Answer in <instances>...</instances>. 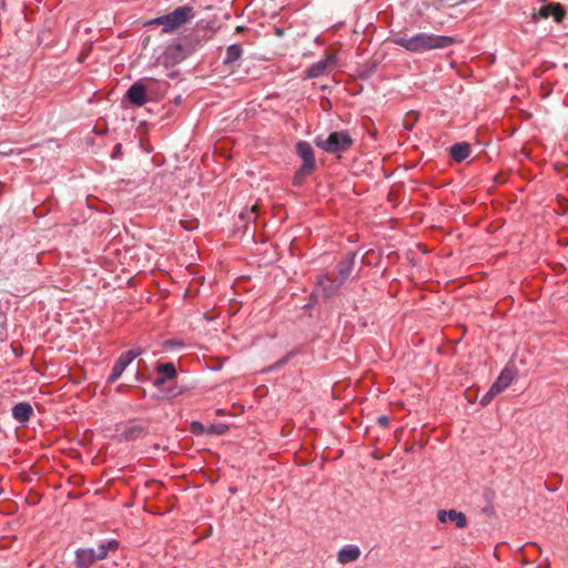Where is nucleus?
<instances>
[{"mask_svg": "<svg viewBox=\"0 0 568 568\" xmlns=\"http://www.w3.org/2000/svg\"><path fill=\"white\" fill-rule=\"evenodd\" d=\"M317 291L322 290V293L325 297H329L337 292L342 284H339V278L332 280L327 276H321L317 280Z\"/></svg>", "mask_w": 568, "mask_h": 568, "instance_id": "12", "label": "nucleus"}, {"mask_svg": "<svg viewBox=\"0 0 568 568\" xmlns=\"http://www.w3.org/2000/svg\"><path fill=\"white\" fill-rule=\"evenodd\" d=\"M6 155V153H0V156Z\"/></svg>", "mask_w": 568, "mask_h": 568, "instance_id": "33", "label": "nucleus"}, {"mask_svg": "<svg viewBox=\"0 0 568 568\" xmlns=\"http://www.w3.org/2000/svg\"><path fill=\"white\" fill-rule=\"evenodd\" d=\"M142 433L141 427H132L124 432V437L126 439H134Z\"/></svg>", "mask_w": 568, "mask_h": 568, "instance_id": "24", "label": "nucleus"}, {"mask_svg": "<svg viewBox=\"0 0 568 568\" xmlns=\"http://www.w3.org/2000/svg\"><path fill=\"white\" fill-rule=\"evenodd\" d=\"M33 415V408L29 403H19L12 407V416L19 423H26Z\"/></svg>", "mask_w": 568, "mask_h": 568, "instance_id": "14", "label": "nucleus"}, {"mask_svg": "<svg viewBox=\"0 0 568 568\" xmlns=\"http://www.w3.org/2000/svg\"><path fill=\"white\" fill-rule=\"evenodd\" d=\"M126 98L135 106L144 105L148 102L145 85L141 81L133 83L126 91Z\"/></svg>", "mask_w": 568, "mask_h": 568, "instance_id": "9", "label": "nucleus"}, {"mask_svg": "<svg viewBox=\"0 0 568 568\" xmlns=\"http://www.w3.org/2000/svg\"><path fill=\"white\" fill-rule=\"evenodd\" d=\"M243 53L242 47L240 44H232L226 49V54L224 58V63L230 64L237 61Z\"/></svg>", "mask_w": 568, "mask_h": 568, "instance_id": "18", "label": "nucleus"}, {"mask_svg": "<svg viewBox=\"0 0 568 568\" xmlns=\"http://www.w3.org/2000/svg\"><path fill=\"white\" fill-rule=\"evenodd\" d=\"M496 395H498V394L493 393V388L490 387V389L480 398V402H479L480 406H483V407L487 406Z\"/></svg>", "mask_w": 568, "mask_h": 568, "instance_id": "26", "label": "nucleus"}, {"mask_svg": "<svg viewBox=\"0 0 568 568\" xmlns=\"http://www.w3.org/2000/svg\"><path fill=\"white\" fill-rule=\"evenodd\" d=\"M296 152L303 160L302 165H304L306 168L315 169L316 163H315L314 151L308 142L300 141L296 144Z\"/></svg>", "mask_w": 568, "mask_h": 568, "instance_id": "11", "label": "nucleus"}, {"mask_svg": "<svg viewBox=\"0 0 568 568\" xmlns=\"http://www.w3.org/2000/svg\"><path fill=\"white\" fill-rule=\"evenodd\" d=\"M98 548H103L104 552H105V557L108 556V554L110 551H115L118 550L119 548V541L115 540V539H112V540H109L108 542L105 544H101L98 546Z\"/></svg>", "mask_w": 568, "mask_h": 568, "instance_id": "21", "label": "nucleus"}, {"mask_svg": "<svg viewBox=\"0 0 568 568\" xmlns=\"http://www.w3.org/2000/svg\"><path fill=\"white\" fill-rule=\"evenodd\" d=\"M105 558L103 548H80L75 551V567L77 568H89L95 561Z\"/></svg>", "mask_w": 568, "mask_h": 568, "instance_id": "4", "label": "nucleus"}, {"mask_svg": "<svg viewBox=\"0 0 568 568\" xmlns=\"http://www.w3.org/2000/svg\"><path fill=\"white\" fill-rule=\"evenodd\" d=\"M437 517L440 523L452 521L456 525L457 528H465L467 526L466 516L455 509L448 511L439 510Z\"/></svg>", "mask_w": 568, "mask_h": 568, "instance_id": "10", "label": "nucleus"}, {"mask_svg": "<svg viewBox=\"0 0 568 568\" xmlns=\"http://www.w3.org/2000/svg\"><path fill=\"white\" fill-rule=\"evenodd\" d=\"M566 16V11L560 3L551 2L539 8L537 12L532 14L534 20L548 19L554 17L556 22H561Z\"/></svg>", "mask_w": 568, "mask_h": 568, "instance_id": "7", "label": "nucleus"}, {"mask_svg": "<svg viewBox=\"0 0 568 568\" xmlns=\"http://www.w3.org/2000/svg\"><path fill=\"white\" fill-rule=\"evenodd\" d=\"M514 375L510 369L505 368L499 374L498 378L495 381V383L491 385L493 393H501L504 389H506L513 382Z\"/></svg>", "mask_w": 568, "mask_h": 568, "instance_id": "16", "label": "nucleus"}, {"mask_svg": "<svg viewBox=\"0 0 568 568\" xmlns=\"http://www.w3.org/2000/svg\"><path fill=\"white\" fill-rule=\"evenodd\" d=\"M121 151V144L115 145V152H113V155H116V153H120Z\"/></svg>", "mask_w": 568, "mask_h": 568, "instance_id": "31", "label": "nucleus"}, {"mask_svg": "<svg viewBox=\"0 0 568 568\" xmlns=\"http://www.w3.org/2000/svg\"><path fill=\"white\" fill-rule=\"evenodd\" d=\"M121 151V144L115 145V152H113V155H116V153H120Z\"/></svg>", "mask_w": 568, "mask_h": 568, "instance_id": "30", "label": "nucleus"}, {"mask_svg": "<svg viewBox=\"0 0 568 568\" xmlns=\"http://www.w3.org/2000/svg\"><path fill=\"white\" fill-rule=\"evenodd\" d=\"M193 18V8L189 6L179 7L173 12L155 18L149 24L163 26V32H172Z\"/></svg>", "mask_w": 568, "mask_h": 568, "instance_id": "2", "label": "nucleus"}, {"mask_svg": "<svg viewBox=\"0 0 568 568\" xmlns=\"http://www.w3.org/2000/svg\"><path fill=\"white\" fill-rule=\"evenodd\" d=\"M142 354V351L140 348L138 349H130L116 359L112 373L108 378L109 383L116 382L120 376L123 374L124 369L129 366V364L132 363L134 358H136L139 355Z\"/></svg>", "mask_w": 568, "mask_h": 568, "instance_id": "5", "label": "nucleus"}, {"mask_svg": "<svg viewBox=\"0 0 568 568\" xmlns=\"http://www.w3.org/2000/svg\"><path fill=\"white\" fill-rule=\"evenodd\" d=\"M354 257L355 253H348L343 261L338 264V278L339 284H343L349 274L352 273L354 266Z\"/></svg>", "mask_w": 568, "mask_h": 568, "instance_id": "15", "label": "nucleus"}, {"mask_svg": "<svg viewBox=\"0 0 568 568\" xmlns=\"http://www.w3.org/2000/svg\"><path fill=\"white\" fill-rule=\"evenodd\" d=\"M417 121V115L414 112H409L404 118V125L408 129H412L415 122Z\"/></svg>", "mask_w": 568, "mask_h": 568, "instance_id": "25", "label": "nucleus"}, {"mask_svg": "<svg viewBox=\"0 0 568 568\" xmlns=\"http://www.w3.org/2000/svg\"><path fill=\"white\" fill-rule=\"evenodd\" d=\"M316 145L327 153L345 152L353 145V139L347 131L332 132L326 139H316Z\"/></svg>", "mask_w": 568, "mask_h": 568, "instance_id": "3", "label": "nucleus"}, {"mask_svg": "<svg viewBox=\"0 0 568 568\" xmlns=\"http://www.w3.org/2000/svg\"><path fill=\"white\" fill-rule=\"evenodd\" d=\"M229 427L224 424L211 425L207 429V434L223 435L227 432Z\"/></svg>", "mask_w": 568, "mask_h": 568, "instance_id": "22", "label": "nucleus"}, {"mask_svg": "<svg viewBox=\"0 0 568 568\" xmlns=\"http://www.w3.org/2000/svg\"><path fill=\"white\" fill-rule=\"evenodd\" d=\"M377 424L383 427V428H386L388 427L389 425V418L386 416V415H381L378 416L377 418Z\"/></svg>", "mask_w": 568, "mask_h": 568, "instance_id": "28", "label": "nucleus"}, {"mask_svg": "<svg viewBox=\"0 0 568 568\" xmlns=\"http://www.w3.org/2000/svg\"><path fill=\"white\" fill-rule=\"evenodd\" d=\"M450 156L456 162L466 160L470 154V145L467 142L456 143L450 146Z\"/></svg>", "mask_w": 568, "mask_h": 568, "instance_id": "17", "label": "nucleus"}, {"mask_svg": "<svg viewBox=\"0 0 568 568\" xmlns=\"http://www.w3.org/2000/svg\"><path fill=\"white\" fill-rule=\"evenodd\" d=\"M337 63V57L335 53L327 54L324 59L320 60L311 68L307 69V78H317L325 74L329 69L335 67Z\"/></svg>", "mask_w": 568, "mask_h": 568, "instance_id": "8", "label": "nucleus"}, {"mask_svg": "<svg viewBox=\"0 0 568 568\" xmlns=\"http://www.w3.org/2000/svg\"><path fill=\"white\" fill-rule=\"evenodd\" d=\"M156 371L168 379H173L176 376V369L173 363H160L158 364Z\"/></svg>", "mask_w": 568, "mask_h": 568, "instance_id": "19", "label": "nucleus"}, {"mask_svg": "<svg viewBox=\"0 0 568 568\" xmlns=\"http://www.w3.org/2000/svg\"><path fill=\"white\" fill-rule=\"evenodd\" d=\"M315 169L306 168L302 165L295 173L293 178V184L300 186L303 184L304 180L314 172Z\"/></svg>", "mask_w": 568, "mask_h": 568, "instance_id": "20", "label": "nucleus"}, {"mask_svg": "<svg viewBox=\"0 0 568 568\" xmlns=\"http://www.w3.org/2000/svg\"><path fill=\"white\" fill-rule=\"evenodd\" d=\"M179 223L183 229L187 231L195 230L199 226V221L196 219L181 220Z\"/></svg>", "mask_w": 568, "mask_h": 568, "instance_id": "23", "label": "nucleus"}, {"mask_svg": "<svg viewBox=\"0 0 568 568\" xmlns=\"http://www.w3.org/2000/svg\"><path fill=\"white\" fill-rule=\"evenodd\" d=\"M185 58L184 49L181 44H171L166 47L159 62L165 68L176 65Z\"/></svg>", "mask_w": 568, "mask_h": 568, "instance_id": "6", "label": "nucleus"}, {"mask_svg": "<svg viewBox=\"0 0 568 568\" xmlns=\"http://www.w3.org/2000/svg\"><path fill=\"white\" fill-rule=\"evenodd\" d=\"M166 379H168V378H166V377H164V376H163V377H160V378H156V379H155V382H154V385H155V386H158V387H159V386H162V385L165 383V381H166Z\"/></svg>", "mask_w": 568, "mask_h": 568, "instance_id": "29", "label": "nucleus"}, {"mask_svg": "<svg viewBox=\"0 0 568 568\" xmlns=\"http://www.w3.org/2000/svg\"><path fill=\"white\" fill-rule=\"evenodd\" d=\"M361 556V549L357 546H346L337 552V561L342 565L356 561Z\"/></svg>", "mask_w": 568, "mask_h": 568, "instance_id": "13", "label": "nucleus"}, {"mask_svg": "<svg viewBox=\"0 0 568 568\" xmlns=\"http://www.w3.org/2000/svg\"><path fill=\"white\" fill-rule=\"evenodd\" d=\"M191 430L194 434H204L207 433V429H205L204 425L200 422H192L191 424Z\"/></svg>", "mask_w": 568, "mask_h": 568, "instance_id": "27", "label": "nucleus"}, {"mask_svg": "<svg viewBox=\"0 0 568 568\" xmlns=\"http://www.w3.org/2000/svg\"><path fill=\"white\" fill-rule=\"evenodd\" d=\"M535 548L538 549V551H540V547L538 545H534Z\"/></svg>", "mask_w": 568, "mask_h": 568, "instance_id": "32", "label": "nucleus"}, {"mask_svg": "<svg viewBox=\"0 0 568 568\" xmlns=\"http://www.w3.org/2000/svg\"><path fill=\"white\" fill-rule=\"evenodd\" d=\"M392 42L412 53H424L430 50L448 48L456 43V39L447 36L418 32L412 36L397 34L392 38Z\"/></svg>", "mask_w": 568, "mask_h": 568, "instance_id": "1", "label": "nucleus"}]
</instances>
